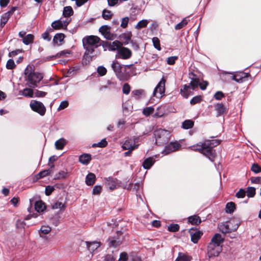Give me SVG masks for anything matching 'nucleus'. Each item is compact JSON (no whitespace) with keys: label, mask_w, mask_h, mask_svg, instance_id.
Returning <instances> with one entry per match:
<instances>
[{"label":"nucleus","mask_w":261,"mask_h":261,"mask_svg":"<svg viewBox=\"0 0 261 261\" xmlns=\"http://www.w3.org/2000/svg\"><path fill=\"white\" fill-rule=\"evenodd\" d=\"M220 143V140L217 139L206 140L201 144L193 146V150L198 151L213 162L217 155L216 151L213 148L218 146Z\"/></svg>","instance_id":"obj_1"},{"label":"nucleus","mask_w":261,"mask_h":261,"mask_svg":"<svg viewBox=\"0 0 261 261\" xmlns=\"http://www.w3.org/2000/svg\"><path fill=\"white\" fill-rule=\"evenodd\" d=\"M24 79L26 84L30 88L38 87V84L43 79V73L35 71L33 68L28 65L24 71Z\"/></svg>","instance_id":"obj_2"},{"label":"nucleus","mask_w":261,"mask_h":261,"mask_svg":"<svg viewBox=\"0 0 261 261\" xmlns=\"http://www.w3.org/2000/svg\"><path fill=\"white\" fill-rule=\"evenodd\" d=\"M82 41L85 49L84 57H89L91 59L90 55L93 54L95 49L100 45L99 38L96 36H86L83 39Z\"/></svg>","instance_id":"obj_3"},{"label":"nucleus","mask_w":261,"mask_h":261,"mask_svg":"<svg viewBox=\"0 0 261 261\" xmlns=\"http://www.w3.org/2000/svg\"><path fill=\"white\" fill-rule=\"evenodd\" d=\"M154 136L155 143L161 145L168 142L170 136V133L167 130L159 128L154 131Z\"/></svg>","instance_id":"obj_4"},{"label":"nucleus","mask_w":261,"mask_h":261,"mask_svg":"<svg viewBox=\"0 0 261 261\" xmlns=\"http://www.w3.org/2000/svg\"><path fill=\"white\" fill-rule=\"evenodd\" d=\"M222 251V246L210 242L207 247V254L210 258L219 255Z\"/></svg>","instance_id":"obj_5"},{"label":"nucleus","mask_w":261,"mask_h":261,"mask_svg":"<svg viewBox=\"0 0 261 261\" xmlns=\"http://www.w3.org/2000/svg\"><path fill=\"white\" fill-rule=\"evenodd\" d=\"M166 80L162 77L154 88L153 95L158 98L162 97L165 94Z\"/></svg>","instance_id":"obj_6"},{"label":"nucleus","mask_w":261,"mask_h":261,"mask_svg":"<svg viewBox=\"0 0 261 261\" xmlns=\"http://www.w3.org/2000/svg\"><path fill=\"white\" fill-rule=\"evenodd\" d=\"M111 67L115 73L116 76L119 79V80H125V75L122 72V70L123 69V65L120 64L117 61L115 60L112 62L111 64Z\"/></svg>","instance_id":"obj_7"},{"label":"nucleus","mask_w":261,"mask_h":261,"mask_svg":"<svg viewBox=\"0 0 261 261\" xmlns=\"http://www.w3.org/2000/svg\"><path fill=\"white\" fill-rule=\"evenodd\" d=\"M30 106L33 111L38 113L41 116H44L45 115L46 108L41 102L36 100H32Z\"/></svg>","instance_id":"obj_8"},{"label":"nucleus","mask_w":261,"mask_h":261,"mask_svg":"<svg viewBox=\"0 0 261 261\" xmlns=\"http://www.w3.org/2000/svg\"><path fill=\"white\" fill-rule=\"evenodd\" d=\"M132 56V51L129 48L122 46L121 48L118 49L117 54L116 55V58L126 60L129 59Z\"/></svg>","instance_id":"obj_9"},{"label":"nucleus","mask_w":261,"mask_h":261,"mask_svg":"<svg viewBox=\"0 0 261 261\" xmlns=\"http://www.w3.org/2000/svg\"><path fill=\"white\" fill-rule=\"evenodd\" d=\"M180 147V144L177 142H170L165 147L162 153L165 155L168 154L172 152L178 150Z\"/></svg>","instance_id":"obj_10"},{"label":"nucleus","mask_w":261,"mask_h":261,"mask_svg":"<svg viewBox=\"0 0 261 261\" xmlns=\"http://www.w3.org/2000/svg\"><path fill=\"white\" fill-rule=\"evenodd\" d=\"M99 31L107 39L112 40L115 39L114 34L110 33V27L108 25H105L101 26L99 29Z\"/></svg>","instance_id":"obj_11"},{"label":"nucleus","mask_w":261,"mask_h":261,"mask_svg":"<svg viewBox=\"0 0 261 261\" xmlns=\"http://www.w3.org/2000/svg\"><path fill=\"white\" fill-rule=\"evenodd\" d=\"M189 232L191 236V241L195 244L198 242L199 239L202 235L201 231L193 228L190 229Z\"/></svg>","instance_id":"obj_12"},{"label":"nucleus","mask_w":261,"mask_h":261,"mask_svg":"<svg viewBox=\"0 0 261 261\" xmlns=\"http://www.w3.org/2000/svg\"><path fill=\"white\" fill-rule=\"evenodd\" d=\"M248 75V73L244 72H239L231 76V78L232 80L238 83H243L247 80Z\"/></svg>","instance_id":"obj_13"},{"label":"nucleus","mask_w":261,"mask_h":261,"mask_svg":"<svg viewBox=\"0 0 261 261\" xmlns=\"http://www.w3.org/2000/svg\"><path fill=\"white\" fill-rule=\"evenodd\" d=\"M106 186L111 190L116 189L118 185V180L116 178L109 177L106 179Z\"/></svg>","instance_id":"obj_14"},{"label":"nucleus","mask_w":261,"mask_h":261,"mask_svg":"<svg viewBox=\"0 0 261 261\" xmlns=\"http://www.w3.org/2000/svg\"><path fill=\"white\" fill-rule=\"evenodd\" d=\"M138 144L136 145L135 144V141L134 140L129 139L125 140L122 146V148L123 150H134L138 148Z\"/></svg>","instance_id":"obj_15"},{"label":"nucleus","mask_w":261,"mask_h":261,"mask_svg":"<svg viewBox=\"0 0 261 261\" xmlns=\"http://www.w3.org/2000/svg\"><path fill=\"white\" fill-rule=\"evenodd\" d=\"M85 243L87 249L92 253L97 250L101 245V243L97 241L92 242L86 241Z\"/></svg>","instance_id":"obj_16"},{"label":"nucleus","mask_w":261,"mask_h":261,"mask_svg":"<svg viewBox=\"0 0 261 261\" xmlns=\"http://www.w3.org/2000/svg\"><path fill=\"white\" fill-rule=\"evenodd\" d=\"M194 90L189 85H185L180 89V94L184 98H187L190 95L193 94Z\"/></svg>","instance_id":"obj_17"},{"label":"nucleus","mask_w":261,"mask_h":261,"mask_svg":"<svg viewBox=\"0 0 261 261\" xmlns=\"http://www.w3.org/2000/svg\"><path fill=\"white\" fill-rule=\"evenodd\" d=\"M215 111L217 112V117L220 116L227 113L228 109L222 103H218L215 105Z\"/></svg>","instance_id":"obj_18"},{"label":"nucleus","mask_w":261,"mask_h":261,"mask_svg":"<svg viewBox=\"0 0 261 261\" xmlns=\"http://www.w3.org/2000/svg\"><path fill=\"white\" fill-rule=\"evenodd\" d=\"M91 159V155L89 153H84L79 156V162L83 165H88Z\"/></svg>","instance_id":"obj_19"},{"label":"nucleus","mask_w":261,"mask_h":261,"mask_svg":"<svg viewBox=\"0 0 261 261\" xmlns=\"http://www.w3.org/2000/svg\"><path fill=\"white\" fill-rule=\"evenodd\" d=\"M122 46V43L118 41L115 40L113 41L112 43H110L109 45L108 48L109 50L111 51H118L119 48H121Z\"/></svg>","instance_id":"obj_20"},{"label":"nucleus","mask_w":261,"mask_h":261,"mask_svg":"<svg viewBox=\"0 0 261 261\" xmlns=\"http://www.w3.org/2000/svg\"><path fill=\"white\" fill-rule=\"evenodd\" d=\"M96 180V176L93 173H88L85 179V182L87 186H92Z\"/></svg>","instance_id":"obj_21"},{"label":"nucleus","mask_w":261,"mask_h":261,"mask_svg":"<svg viewBox=\"0 0 261 261\" xmlns=\"http://www.w3.org/2000/svg\"><path fill=\"white\" fill-rule=\"evenodd\" d=\"M218 228L219 230L223 233H228L232 231V229L229 228V224L227 222L219 224Z\"/></svg>","instance_id":"obj_22"},{"label":"nucleus","mask_w":261,"mask_h":261,"mask_svg":"<svg viewBox=\"0 0 261 261\" xmlns=\"http://www.w3.org/2000/svg\"><path fill=\"white\" fill-rule=\"evenodd\" d=\"M65 38V35L63 33L56 34L53 38V43L58 45H61Z\"/></svg>","instance_id":"obj_23"},{"label":"nucleus","mask_w":261,"mask_h":261,"mask_svg":"<svg viewBox=\"0 0 261 261\" xmlns=\"http://www.w3.org/2000/svg\"><path fill=\"white\" fill-rule=\"evenodd\" d=\"M155 161L153 157H149L144 160L142 164L143 167L145 169H149L154 163Z\"/></svg>","instance_id":"obj_24"},{"label":"nucleus","mask_w":261,"mask_h":261,"mask_svg":"<svg viewBox=\"0 0 261 261\" xmlns=\"http://www.w3.org/2000/svg\"><path fill=\"white\" fill-rule=\"evenodd\" d=\"M191 256L183 252H179L175 261H191Z\"/></svg>","instance_id":"obj_25"},{"label":"nucleus","mask_w":261,"mask_h":261,"mask_svg":"<svg viewBox=\"0 0 261 261\" xmlns=\"http://www.w3.org/2000/svg\"><path fill=\"white\" fill-rule=\"evenodd\" d=\"M67 144V141L62 138L56 141L55 143V147L58 150L63 149L65 145Z\"/></svg>","instance_id":"obj_26"},{"label":"nucleus","mask_w":261,"mask_h":261,"mask_svg":"<svg viewBox=\"0 0 261 261\" xmlns=\"http://www.w3.org/2000/svg\"><path fill=\"white\" fill-rule=\"evenodd\" d=\"M35 208L37 212H42L45 210V206L42 201H38L35 202Z\"/></svg>","instance_id":"obj_27"},{"label":"nucleus","mask_w":261,"mask_h":261,"mask_svg":"<svg viewBox=\"0 0 261 261\" xmlns=\"http://www.w3.org/2000/svg\"><path fill=\"white\" fill-rule=\"evenodd\" d=\"M223 240H224L222 238V236L220 234L216 233L212 238L211 242H213L215 244H217L218 245H221V244L223 242Z\"/></svg>","instance_id":"obj_28"},{"label":"nucleus","mask_w":261,"mask_h":261,"mask_svg":"<svg viewBox=\"0 0 261 261\" xmlns=\"http://www.w3.org/2000/svg\"><path fill=\"white\" fill-rule=\"evenodd\" d=\"M188 221L192 224L197 225L200 223L201 219L199 216L194 215L188 218Z\"/></svg>","instance_id":"obj_29"},{"label":"nucleus","mask_w":261,"mask_h":261,"mask_svg":"<svg viewBox=\"0 0 261 261\" xmlns=\"http://www.w3.org/2000/svg\"><path fill=\"white\" fill-rule=\"evenodd\" d=\"M109 245L110 247H116L121 244V241L118 239L109 238L108 240Z\"/></svg>","instance_id":"obj_30"},{"label":"nucleus","mask_w":261,"mask_h":261,"mask_svg":"<svg viewBox=\"0 0 261 261\" xmlns=\"http://www.w3.org/2000/svg\"><path fill=\"white\" fill-rule=\"evenodd\" d=\"M52 209H60L61 210L65 208V204L59 201H56L51 204Z\"/></svg>","instance_id":"obj_31"},{"label":"nucleus","mask_w":261,"mask_h":261,"mask_svg":"<svg viewBox=\"0 0 261 261\" xmlns=\"http://www.w3.org/2000/svg\"><path fill=\"white\" fill-rule=\"evenodd\" d=\"M51 230V228L48 225L42 226L39 230V234L40 237H42V234H47L49 233Z\"/></svg>","instance_id":"obj_32"},{"label":"nucleus","mask_w":261,"mask_h":261,"mask_svg":"<svg viewBox=\"0 0 261 261\" xmlns=\"http://www.w3.org/2000/svg\"><path fill=\"white\" fill-rule=\"evenodd\" d=\"M51 27L53 30H60L63 29V22L61 19L54 21L51 23Z\"/></svg>","instance_id":"obj_33"},{"label":"nucleus","mask_w":261,"mask_h":261,"mask_svg":"<svg viewBox=\"0 0 261 261\" xmlns=\"http://www.w3.org/2000/svg\"><path fill=\"white\" fill-rule=\"evenodd\" d=\"M34 39V36L32 34H28L24 36L22 39V42L25 45H29L32 43Z\"/></svg>","instance_id":"obj_34"},{"label":"nucleus","mask_w":261,"mask_h":261,"mask_svg":"<svg viewBox=\"0 0 261 261\" xmlns=\"http://www.w3.org/2000/svg\"><path fill=\"white\" fill-rule=\"evenodd\" d=\"M73 11L70 6H66L64 8L63 14L65 17H69L72 15Z\"/></svg>","instance_id":"obj_35"},{"label":"nucleus","mask_w":261,"mask_h":261,"mask_svg":"<svg viewBox=\"0 0 261 261\" xmlns=\"http://www.w3.org/2000/svg\"><path fill=\"white\" fill-rule=\"evenodd\" d=\"M132 94L135 97L136 99H139L142 95H145V91L142 89H138L133 90Z\"/></svg>","instance_id":"obj_36"},{"label":"nucleus","mask_w":261,"mask_h":261,"mask_svg":"<svg viewBox=\"0 0 261 261\" xmlns=\"http://www.w3.org/2000/svg\"><path fill=\"white\" fill-rule=\"evenodd\" d=\"M193 125L194 122L191 120H185L182 123V127L186 129L193 127Z\"/></svg>","instance_id":"obj_37"},{"label":"nucleus","mask_w":261,"mask_h":261,"mask_svg":"<svg viewBox=\"0 0 261 261\" xmlns=\"http://www.w3.org/2000/svg\"><path fill=\"white\" fill-rule=\"evenodd\" d=\"M236 208V205L233 202H230L227 203L226 205V212L227 213L231 214L233 213Z\"/></svg>","instance_id":"obj_38"},{"label":"nucleus","mask_w":261,"mask_h":261,"mask_svg":"<svg viewBox=\"0 0 261 261\" xmlns=\"http://www.w3.org/2000/svg\"><path fill=\"white\" fill-rule=\"evenodd\" d=\"M149 21L148 20L143 19L138 22V23L135 26V29L137 30H140L142 28H145L147 25Z\"/></svg>","instance_id":"obj_39"},{"label":"nucleus","mask_w":261,"mask_h":261,"mask_svg":"<svg viewBox=\"0 0 261 261\" xmlns=\"http://www.w3.org/2000/svg\"><path fill=\"white\" fill-rule=\"evenodd\" d=\"M68 173L66 170L60 171L55 176V179H61L67 177Z\"/></svg>","instance_id":"obj_40"},{"label":"nucleus","mask_w":261,"mask_h":261,"mask_svg":"<svg viewBox=\"0 0 261 261\" xmlns=\"http://www.w3.org/2000/svg\"><path fill=\"white\" fill-rule=\"evenodd\" d=\"M199 80L198 79H192L190 83L188 84L190 87L192 88L193 90H196L199 85Z\"/></svg>","instance_id":"obj_41"},{"label":"nucleus","mask_w":261,"mask_h":261,"mask_svg":"<svg viewBox=\"0 0 261 261\" xmlns=\"http://www.w3.org/2000/svg\"><path fill=\"white\" fill-rule=\"evenodd\" d=\"M112 16L113 14L111 11L106 9H104L102 11V17L103 19L106 20H109L112 18Z\"/></svg>","instance_id":"obj_42"},{"label":"nucleus","mask_w":261,"mask_h":261,"mask_svg":"<svg viewBox=\"0 0 261 261\" xmlns=\"http://www.w3.org/2000/svg\"><path fill=\"white\" fill-rule=\"evenodd\" d=\"M22 94L25 97H32L34 95V92L32 89L27 88L23 90Z\"/></svg>","instance_id":"obj_43"},{"label":"nucleus","mask_w":261,"mask_h":261,"mask_svg":"<svg viewBox=\"0 0 261 261\" xmlns=\"http://www.w3.org/2000/svg\"><path fill=\"white\" fill-rule=\"evenodd\" d=\"M49 32H53V29L52 28H48L44 33L42 34V38L48 41H50L51 39V36L49 34Z\"/></svg>","instance_id":"obj_44"},{"label":"nucleus","mask_w":261,"mask_h":261,"mask_svg":"<svg viewBox=\"0 0 261 261\" xmlns=\"http://www.w3.org/2000/svg\"><path fill=\"white\" fill-rule=\"evenodd\" d=\"M152 41L154 48L158 49V50H161V47L160 46V41L159 38L158 37H153L152 39Z\"/></svg>","instance_id":"obj_45"},{"label":"nucleus","mask_w":261,"mask_h":261,"mask_svg":"<svg viewBox=\"0 0 261 261\" xmlns=\"http://www.w3.org/2000/svg\"><path fill=\"white\" fill-rule=\"evenodd\" d=\"M51 170L50 169H46V170H43L41 172H40L37 175V178L38 179H39V178H41L42 177H44L47 175H48V174H50V173L51 172Z\"/></svg>","instance_id":"obj_46"},{"label":"nucleus","mask_w":261,"mask_h":261,"mask_svg":"<svg viewBox=\"0 0 261 261\" xmlns=\"http://www.w3.org/2000/svg\"><path fill=\"white\" fill-rule=\"evenodd\" d=\"M188 23V20L186 18H184L180 22L177 24L175 27V29L176 30H180Z\"/></svg>","instance_id":"obj_47"},{"label":"nucleus","mask_w":261,"mask_h":261,"mask_svg":"<svg viewBox=\"0 0 261 261\" xmlns=\"http://www.w3.org/2000/svg\"><path fill=\"white\" fill-rule=\"evenodd\" d=\"M202 101V97L200 95H197L193 97L190 100V103L192 105L199 103Z\"/></svg>","instance_id":"obj_48"},{"label":"nucleus","mask_w":261,"mask_h":261,"mask_svg":"<svg viewBox=\"0 0 261 261\" xmlns=\"http://www.w3.org/2000/svg\"><path fill=\"white\" fill-rule=\"evenodd\" d=\"M179 229V226L177 224H171L168 227V230L171 232H176Z\"/></svg>","instance_id":"obj_49"},{"label":"nucleus","mask_w":261,"mask_h":261,"mask_svg":"<svg viewBox=\"0 0 261 261\" xmlns=\"http://www.w3.org/2000/svg\"><path fill=\"white\" fill-rule=\"evenodd\" d=\"M10 16H9V14H5L1 19L0 22V26L3 28L8 21L9 19Z\"/></svg>","instance_id":"obj_50"},{"label":"nucleus","mask_w":261,"mask_h":261,"mask_svg":"<svg viewBox=\"0 0 261 261\" xmlns=\"http://www.w3.org/2000/svg\"><path fill=\"white\" fill-rule=\"evenodd\" d=\"M246 193L248 197H253L255 194V189L253 187H248Z\"/></svg>","instance_id":"obj_51"},{"label":"nucleus","mask_w":261,"mask_h":261,"mask_svg":"<svg viewBox=\"0 0 261 261\" xmlns=\"http://www.w3.org/2000/svg\"><path fill=\"white\" fill-rule=\"evenodd\" d=\"M154 111V108L152 107H146L143 109V113L146 116L150 115Z\"/></svg>","instance_id":"obj_52"},{"label":"nucleus","mask_w":261,"mask_h":261,"mask_svg":"<svg viewBox=\"0 0 261 261\" xmlns=\"http://www.w3.org/2000/svg\"><path fill=\"white\" fill-rule=\"evenodd\" d=\"M108 145V142L106 139H102L100 142L98 143L93 144V147H105Z\"/></svg>","instance_id":"obj_53"},{"label":"nucleus","mask_w":261,"mask_h":261,"mask_svg":"<svg viewBox=\"0 0 261 261\" xmlns=\"http://www.w3.org/2000/svg\"><path fill=\"white\" fill-rule=\"evenodd\" d=\"M130 91V86L127 83H125L122 87L123 93L126 95H128Z\"/></svg>","instance_id":"obj_54"},{"label":"nucleus","mask_w":261,"mask_h":261,"mask_svg":"<svg viewBox=\"0 0 261 261\" xmlns=\"http://www.w3.org/2000/svg\"><path fill=\"white\" fill-rule=\"evenodd\" d=\"M102 187L99 185H96L94 187L92 190L93 195H99L101 192Z\"/></svg>","instance_id":"obj_55"},{"label":"nucleus","mask_w":261,"mask_h":261,"mask_svg":"<svg viewBox=\"0 0 261 261\" xmlns=\"http://www.w3.org/2000/svg\"><path fill=\"white\" fill-rule=\"evenodd\" d=\"M16 66L14 61L12 59H9L7 62L6 68L8 69H12Z\"/></svg>","instance_id":"obj_56"},{"label":"nucleus","mask_w":261,"mask_h":261,"mask_svg":"<svg viewBox=\"0 0 261 261\" xmlns=\"http://www.w3.org/2000/svg\"><path fill=\"white\" fill-rule=\"evenodd\" d=\"M116 257L113 254V251H112V254H108L104 256L103 260L105 261H114L115 260Z\"/></svg>","instance_id":"obj_57"},{"label":"nucleus","mask_w":261,"mask_h":261,"mask_svg":"<svg viewBox=\"0 0 261 261\" xmlns=\"http://www.w3.org/2000/svg\"><path fill=\"white\" fill-rule=\"evenodd\" d=\"M97 71L98 73L100 76L105 75L107 73L106 68L105 67L102 66L98 67Z\"/></svg>","instance_id":"obj_58"},{"label":"nucleus","mask_w":261,"mask_h":261,"mask_svg":"<svg viewBox=\"0 0 261 261\" xmlns=\"http://www.w3.org/2000/svg\"><path fill=\"white\" fill-rule=\"evenodd\" d=\"M251 170L255 173L261 172V167L256 164H253L251 167Z\"/></svg>","instance_id":"obj_59"},{"label":"nucleus","mask_w":261,"mask_h":261,"mask_svg":"<svg viewBox=\"0 0 261 261\" xmlns=\"http://www.w3.org/2000/svg\"><path fill=\"white\" fill-rule=\"evenodd\" d=\"M26 224L23 220H18L16 222V226L18 228H24Z\"/></svg>","instance_id":"obj_60"},{"label":"nucleus","mask_w":261,"mask_h":261,"mask_svg":"<svg viewBox=\"0 0 261 261\" xmlns=\"http://www.w3.org/2000/svg\"><path fill=\"white\" fill-rule=\"evenodd\" d=\"M76 70V67H72L70 68L68 71L66 72V73L65 74V76L66 77H69L73 76L74 75V72Z\"/></svg>","instance_id":"obj_61"},{"label":"nucleus","mask_w":261,"mask_h":261,"mask_svg":"<svg viewBox=\"0 0 261 261\" xmlns=\"http://www.w3.org/2000/svg\"><path fill=\"white\" fill-rule=\"evenodd\" d=\"M246 195V191L242 189H240V190L236 193V197L239 198H243Z\"/></svg>","instance_id":"obj_62"},{"label":"nucleus","mask_w":261,"mask_h":261,"mask_svg":"<svg viewBox=\"0 0 261 261\" xmlns=\"http://www.w3.org/2000/svg\"><path fill=\"white\" fill-rule=\"evenodd\" d=\"M129 21V18L128 17H125L122 19L121 23L120 26L122 28H126L128 25V22Z\"/></svg>","instance_id":"obj_63"},{"label":"nucleus","mask_w":261,"mask_h":261,"mask_svg":"<svg viewBox=\"0 0 261 261\" xmlns=\"http://www.w3.org/2000/svg\"><path fill=\"white\" fill-rule=\"evenodd\" d=\"M69 105V103L67 101H63L60 103L59 107L58 108V111L63 110L67 108Z\"/></svg>","instance_id":"obj_64"}]
</instances>
